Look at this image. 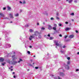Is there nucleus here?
<instances>
[{
    "instance_id": "1",
    "label": "nucleus",
    "mask_w": 79,
    "mask_h": 79,
    "mask_svg": "<svg viewBox=\"0 0 79 79\" xmlns=\"http://www.w3.org/2000/svg\"><path fill=\"white\" fill-rule=\"evenodd\" d=\"M11 47V44H8L6 43L5 44V48H10Z\"/></svg>"
},
{
    "instance_id": "2",
    "label": "nucleus",
    "mask_w": 79,
    "mask_h": 79,
    "mask_svg": "<svg viewBox=\"0 0 79 79\" xmlns=\"http://www.w3.org/2000/svg\"><path fill=\"white\" fill-rule=\"evenodd\" d=\"M0 15L3 18V19H8V18L5 17V15L3 14L2 13H0Z\"/></svg>"
},
{
    "instance_id": "3",
    "label": "nucleus",
    "mask_w": 79,
    "mask_h": 79,
    "mask_svg": "<svg viewBox=\"0 0 79 79\" xmlns=\"http://www.w3.org/2000/svg\"><path fill=\"white\" fill-rule=\"evenodd\" d=\"M54 42L55 44L57 46H59V45H60V44L58 43V40H54Z\"/></svg>"
},
{
    "instance_id": "4",
    "label": "nucleus",
    "mask_w": 79,
    "mask_h": 79,
    "mask_svg": "<svg viewBox=\"0 0 79 79\" xmlns=\"http://www.w3.org/2000/svg\"><path fill=\"white\" fill-rule=\"evenodd\" d=\"M12 60H13V61H14L15 60H16V59H17V57L15 56V55L12 56Z\"/></svg>"
},
{
    "instance_id": "5",
    "label": "nucleus",
    "mask_w": 79,
    "mask_h": 79,
    "mask_svg": "<svg viewBox=\"0 0 79 79\" xmlns=\"http://www.w3.org/2000/svg\"><path fill=\"white\" fill-rule=\"evenodd\" d=\"M47 27H48V29L49 30H52V27L51 25L48 24L47 25Z\"/></svg>"
},
{
    "instance_id": "6",
    "label": "nucleus",
    "mask_w": 79,
    "mask_h": 79,
    "mask_svg": "<svg viewBox=\"0 0 79 79\" xmlns=\"http://www.w3.org/2000/svg\"><path fill=\"white\" fill-rule=\"evenodd\" d=\"M32 36L33 37V39H37V36L35 35H32Z\"/></svg>"
},
{
    "instance_id": "7",
    "label": "nucleus",
    "mask_w": 79,
    "mask_h": 79,
    "mask_svg": "<svg viewBox=\"0 0 79 79\" xmlns=\"http://www.w3.org/2000/svg\"><path fill=\"white\" fill-rule=\"evenodd\" d=\"M34 35H36L37 36V35H38L39 34V32L36 31H35L34 32Z\"/></svg>"
},
{
    "instance_id": "8",
    "label": "nucleus",
    "mask_w": 79,
    "mask_h": 79,
    "mask_svg": "<svg viewBox=\"0 0 79 79\" xmlns=\"http://www.w3.org/2000/svg\"><path fill=\"white\" fill-rule=\"evenodd\" d=\"M60 76H62V77L64 76V74L63 73H60Z\"/></svg>"
},
{
    "instance_id": "9",
    "label": "nucleus",
    "mask_w": 79,
    "mask_h": 79,
    "mask_svg": "<svg viewBox=\"0 0 79 79\" xmlns=\"http://www.w3.org/2000/svg\"><path fill=\"white\" fill-rule=\"evenodd\" d=\"M10 18H13V13H11L9 14Z\"/></svg>"
},
{
    "instance_id": "10",
    "label": "nucleus",
    "mask_w": 79,
    "mask_h": 79,
    "mask_svg": "<svg viewBox=\"0 0 79 79\" xmlns=\"http://www.w3.org/2000/svg\"><path fill=\"white\" fill-rule=\"evenodd\" d=\"M65 69H66L68 70L69 69V66L67 65L65 66Z\"/></svg>"
},
{
    "instance_id": "11",
    "label": "nucleus",
    "mask_w": 79,
    "mask_h": 79,
    "mask_svg": "<svg viewBox=\"0 0 79 79\" xmlns=\"http://www.w3.org/2000/svg\"><path fill=\"white\" fill-rule=\"evenodd\" d=\"M66 2H68L69 3H72V2H73V0H66Z\"/></svg>"
},
{
    "instance_id": "12",
    "label": "nucleus",
    "mask_w": 79,
    "mask_h": 79,
    "mask_svg": "<svg viewBox=\"0 0 79 79\" xmlns=\"http://www.w3.org/2000/svg\"><path fill=\"white\" fill-rule=\"evenodd\" d=\"M21 61H23V59L21 58H19V60L18 61V63H21Z\"/></svg>"
},
{
    "instance_id": "13",
    "label": "nucleus",
    "mask_w": 79,
    "mask_h": 79,
    "mask_svg": "<svg viewBox=\"0 0 79 79\" xmlns=\"http://www.w3.org/2000/svg\"><path fill=\"white\" fill-rule=\"evenodd\" d=\"M29 40H32V39H33V37L32 36V35H31L30 36V37H29Z\"/></svg>"
},
{
    "instance_id": "14",
    "label": "nucleus",
    "mask_w": 79,
    "mask_h": 79,
    "mask_svg": "<svg viewBox=\"0 0 79 79\" xmlns=\"http://www.w3.org/2000/svg\"><path fill=\"white\" fill-rule=\"evenodd\" d=\"M18 63V62L16 61H14L13 62H12V64H16Z\"/></svg>"
},
{
    "instance_id": "15",
    "label": "nucleus",
    "mask_w": 79,
    "mask_h": 79,
    "mask_svg": "<svg viewBox=\"0 0 79 79\" xmlns=\"http://www.w3.org/2000/svg\"><path fill=\"white\" fill-rule=\"evenodd\" d=\"M69 37V38H70V39H72V38H73L74 37V35H70Z\"/></svg>"
},
{
    "instance_id": "16",
    "label": "nucleus",
    "mask_w": 79,
    "mask_h": 79,
    "mask_svg": "<svg viewBox=\"0 0 79 79\" xmlns=\"http://www.w3.org/2000/svg\"><path fill=\"white\" fill-rule=\"evenodd\" d=\"M5 38L6 40H9V39H10V38H8V36H6H6H5Z\"/></svg>"
},
{
    "instance_id": "17",
    "label": "nucleus",
    "mask_w": 79,
    "mask_h": 79,
    "mask_svg": "<svg viewBox=\"0 0 79 79\" xmlns=\"http://www.w3.org/2000/svg\"><path fill=\"white\" fill-rule=\"evenodd\" d=\"M70 28H67L65 29V30L66 31H69V30H70Z\"/></svg>"
},
{
    "instance_id": "18",
    "label": "nucleus",
    "mask_w": 79,
    "mask_h": 79,
    "mask_svg": "<svg viewBox=\"0 0 79 79\" xmlns=\"http://www.w3.org/2000/svg\"><path fill=\"white\" fill-rule=\"evenodd\" d=\"M55 79H61V78H60L59 77H54Z\"/></svg>"
},
{
    "instance_id": "19",
    "label": "nucleus",
    "mask_w": 79,
    "mask_h": 79,
    "mask_svg": "<svg viewBox=\"0 0 79 79\" xmlns=\"http://www.w3.org/2000/svg\"><path fill=\"white\" fill-rule=\"evenodd\" d=\"M53 37H50V38H47V39H49V40H52V39H53Z\"/></svg>"
},
{
    "instance_id": "20",
    "label": "nucleus",
    "mask_w": 79,
    "mask_h": 79,
    "mask_svg": "<svg viewBox=\"0 0 79 79\" xmlns=\"http://www.w3.org/2000/svg\"><path fill=\"white\" fill-rule=\"evenodd\" d=\"M7 9L8 10H9L10 11V10H11V7H9V6H8Z\"/></svg>"
},
{
    "instance_id": "21",
    "label": "nucleus",
    "mask_w": 79,
    "mask_h": 79,
    "mask_svg": "<svg viewBox=\"0 0 79 79\" xmlns=\"http://www.w3.org/2000/svg\"><path fill=\"white\" fill-rule=\"evenodd\" d=\"M41 30H45V28L44 27H42L41 28Z\"/></svg>"
},
{
    "instance_id": "22",
    "label": "nucleus",
    "mask_w": 79,
    "mask_h": 79,
    "mask_svg": "<svg viewBox=\"0 0 79 79\" xmlns=\"http://www.w3.org/2000/svg\"><path fill=\"white\" fill-rule=\"evenodd\" d=\"M29 31L30 32H34V30L31 29L29 30Z\"/></svg>"
},
{
    "instance_id": "23",
    "label": "nucleus",
    "mask_w": 79,
    "mask_h": 79,
    "mask_svg": "<svg viewBox=\"0 0 79 79\" xmlns=\"http://www.w3.org/2000/svg\"><path fill=\"white\" fill-rule=\"evenodd\" d=\"M4 60L3 58H0V61H3Z\"/></svg>"
},
{
    "instance_id": "24",
    "label": "nucleus",
    "mask_w": 79,
    "mask_h": 79,
    "mask_svg": "<svg viewBox=\"0 0 79 79\" xmlns=\"http://www.w3.org/2000/svg\"><path fill=\"white\" fill-rule=\"evenodd\" d=\"M52 29L53 30H55V31H56V27H53Z\"/></svg>"
},
{
    "instance_id": "25",
    "label": "nucleus",
    "mask_w": 79,
    "mask_h": 79,
    "mask_svg": "<svg viewBox=\"0 0 79 79\" xmlns=\"http://www.w3.org/2000/svg\"><path fill=\"white\" fill-rule=\"evenodd\" d=\"M60 52L62 53H64V51H62V50H60Z\"/></svg>"
},
{
    "instance_id": "26",
    "label": "nucleus",
    "mask_w": 79,
    "mask_h": 79,
    "mask_svg": "<svg viewBox=\"0 0 79 79\" xmlns=\"http://www.w3.org/2000/svg\"><path fill=\"white\" fill-rule=\"evenodd\" d=\"M29 24H27L25 25L26 27H29Z\"/></svg>"
},
{
    "instance_id": "27",
    "label": "nucleus",
    "mask_w": 79,
    "mask_h": 79,
    "mask_svg": "<svg viewBox=\"0 0 79 79\" xmlns=\"http://www.w3.org/2000/svg\"><path fill=\"white\" fill-rule=\"evenodd\" d=\"M56 19H57V20H59V19H60V18L58 17H56Z\"/></svg>"
},
{
    "instance_id": "28",
    "label": "nucleus",
    "mask_w": 79,
    "mask_h": 79,
    "mask_svg": "<svg viewBox=\"0 0 79 79\" xmlns=\"http://www.w3.org/2000/svg\"><path fill=\"white\" fill-rule=\"evenodd\" d=\"M6 63L5 62L3 63L2 64V65L3 66H5V64H6Z\"/></svg>"
},
{
    "instance_id": "29",
    "label": "nucleus",
    "mask_w": 79,
    "mask_h": 79,
    "mask_svg": "<svg viewBox=\"0 0 79 79\" xmlns=\"http://www.w3.org/2000/svg\"><path fill=\"white\" fill-rule=\"evenodd\" d=\"M67 64H70V61H68L67 63Z\"/></svg>"
},
{
    "instance_id": "30",
    "label": "nucleus",
    "mask_w": 79,
    "mask_h": 79,
    "mask_svg": "<svg viewBox=\"0 0 79 79\" xmlns=\"http://www.w3.org/2000/svg\"><path fill=\"white\" fill-rule=\"evenodd\" d=\"M59 13H58V12H56V16H59Z\"/></svg>"
},
{
    "instance_id": "31",
    "label": "nucleus",
    "mask_w": 79,
    "mask_h": 79,
    "mask_svg": "<svg viewBox=\"0 0 79 79\" xmlns=\"http://www.w3.org/2000/svg\"><path fill=\"white\" fill-rule=\"evenodd\" d=\"M15 16H19V14H15Z\"/></svg>"
},
{
    "instance_id": "32",
    "label": "nucleus",
    "mask_w": 79,
    "mask_h": 79,
    "mask_svg": "<svg viewBox=\"0 0 79 79\" xmlns=\"http://www.w3.org/2000/svg\"><path fill=\"white\" fill-rule=\"evenodd\" d=\"M70 15H72L73 16H74V14L73 13H71V14H70Z\"/></svg>"
},
{
    "instance_id": "33",
    "label": "nucleus",
    "mask_w": 79,
    "mask_h": 79,
    "mask_svg": "<svg viewBox=\"0 0 79 79\" xmlns=\"http://www.w3.org/2000/svg\"><path fill=\"white\" fill-rule=\"evenodd\" d=\"M31 15V12H28V15Z\"/></svg>"
},
{
    "instance_id": "34",
    "label": "nucleus",
    "mask_w": 79,
    "mask_h": 79,
    "mask_svg": "<svg viewBox=\"0 0 79 79\" xmlns=\"http://www.w3.org/2000/svg\"><path fill=\"white\" fill-rule=\"evenodd\" d=\"M54 27H56V24H54Z\"/></svg>"
},
{
    "instance_id": "35",
    "label": "nucleus",
    "mask_w": 79,
    "mask_h": 79,
    "mask_svg": "<svg viewBox=\"0 0 79 79\" xmlns=\"http://www.w3.org/2000/svg\"><path fill=\"white\" fill-rule=\"evenodd\" d=\"M74 2V3H77V0H75Z\"/></svg>"
},
{
    "instance_id": "36",
    "label": "nucleus",
    "mask_w": 79,
    "mask_h": 79,
    "mask_svg": "<svg viewBox=\"0 0 79 79\" xmlns=\"http://www.w3.org/2000/svg\"><path fill=\"white\" fill-rule=\"evenodd\" d=\"M23 4H25V3H26V2L24 0H23Z\"/></svg>"
},
{
    "instance_id": "37",
    "label": "nucleus",
    "mask_w": 79,
    "mask_h": 79,
    "mask_svg": "<svg viewBox=\"0 0 79 79\" xmlns=\"http://www.w3.org/2000/svg\"><path fill=\"white\" fill-rule=\"evenodd\" d=\"M54 19H53V18L52 17L51 18V20H53Z\"/></svg>"
},
{
    "instance_id": "38",
    "label": "nucleus",
    "mask_w": 79,
    "mask_h": 79,
    "mask_svg": "<svg viewBox=\"0 0 79 79\" xmlns=\"http://www.w3.org/2000/svg\"><path fill=\"white\" fill-rule=\"evenodd\" d=\"M41 37L42 36H41V35H39L38 36L39 38H41Z\"/></svg>"
},
{
    "instance_id": "39",
    "label": "nucleus",
    "mask_w": 79,
    "mask_h": 79,
    "mask_svg": "<svg viewBox=\"0 0 79 79\" xmlns=\"http://www.w3.org/2000/svg\"><path fill=\"white\" fill-rule=\"evenodd\" d=\"M38 68H39V67H35V69H38Z\"/></svg>"
},
{
    "instance_id": "40",
    "label": "nucleus",
    "mask_w": 79,
    "mask_h": 79,
    "mask_svg": "<svg viewBox=\"0 0 79 79\" xmlns=\"http://www.w3.org/2000/svg\"><path fill=\"white\" fill-rule=\"evenodd\" d=\"M67 37H68V35L65 36L64 37V38H65V39H66V38H67Z\"/></svg>"
},
{
    "instance_id": "41",
    "label": "nucleus",
    "mask_w": 79,
    "mask_h": 79,
    "mask_svg": "<svg viewBox=\"0 0 79 79\" xmlns=\"http://www.w3.org/2000/svg\"><path fill=\"white\" fill-rule=\"evenodd\" d=\"M29 66H32V64H30L29 65Z\"/></svg>"
},
{
    "instance_id": "42",
    "label": "nucleus",
    "mask_w": 79,
    "mask_h": 79,
    "mask_svg": "<svg viewBox=\"0 0 79 79\" xmlns=\"http://www.w3.org/2000/svg\"><path fill=\"white\" fill-rule=\"evenodd\" d=\"M59 26H62L61 24L60 23V24H59Z\"/></svg>"
},
{
    "instance_id": "43",
    "label": "nucleus",
    "mask_w": 79,
    "mask_h": 79,
    "mask_svg": "<svg viewBox=\"0 0 79 79\" xmlns=\"http://www.w3.org/2000/svg\"><path fill=\"white\" fill-rule=\"evenodd\" d=\"M27 53H28V54H30V51H27Z\"/></svg>"
},
{
    "instance_id": "44",
    "label": "nucleus",
    "mask_w": 79,
    "mask_h": 79,
    "mask_svg": "<svg viewBox=\"0 0 79 79\" xmlns=\"http://www.w3.org/2000/svg\"><path fill=\"white\" fill-rule=\"evenodd\" d=\"M25 48H27V46H26V45L25 44Z\"/></svg>"
},
{
    "instance_id": "45",
    "label": "nucleus",
    "mask_w": 79,
    "mask_h": 79,
    "mask_svg": "<svg viewBox=\"0 0 79 79\" xmlns=\"http://www.w3.org/2000/svg\"><path fill=\"white\" fill-rule=\"evenodd\" d=\"M46 13V12L45 11H44L43 12V14H45Z\"/></svg>"
},
{
    "instance_id": "46",
    "label": "nucleus",
    "mask_w": 79,
    "mask_h": 79,
    "mask_svg": "<svg viewBox=\"0 0 79 79\" xmlns=\"http://www.w3.org/2000/svg\"><path fill=\"white\" fill-rule=\"evenodd\" d=\"M47 36H48V37H50V34H49L48 35H47Z\"/></svg>"
},
{
    "instance_id": "47",
    "label": "nucleus",
    "mask_w": 79,
    "mask_h": 79,
    "mask_svg": "<svg viewBox=\"0 0 79 79\" xmlns=\"http://www.w3.org/2000/svg\"><path fill=\"white\" fill-rule=\"evenodd\" d=\"M3 10H6V7H4V8H3Z\"/></svg>"
},
{
    "instance_id": "48",
    "label": "nucleus",
    "mask_w": 79,
    "mask_h": 79,
    "mask_svg": "<svg viewBox=\"0 0 79 79\" xmlns=\"http://www.w3.org/2000/svg\"><path fill=\"white\" fill-rule=\"evenodd\" d=\"M8 61H8L9 63L10 64V60H8Z\"/></svg>"
},
{
    "instance_id": "49",
    "label": "nucleus",
    "mask_w": 79,
    "mask_h": 79,
    "mask_svg": "<svg viewBox=\"0 0 79 79\" xmlns=\"http://www.w3.org/2000/svg\"><path fill=\"white\" fill-rule=\"evenodd\" d=\"M67 59H68V60H70V57H68V58H67Z\"/></svg>"
},
{
    "instance_id": "50",
    "label": "nucleus",
    "mask_w": 79,
    "mask_h": 79,
    "mask_svg": "<svg viewBox=\"0 0 79 79\" xmlns=\"http://www.w3.org/2000/svg\"><path fill=\"white\" fill-rule=\"evenodd\" d=\"M65 24H68V22H65Z\"/></svg>"
},
{
    "instance_id": "51",
    "label": "nucleus",
    "mask_w": 79,
    "mask_h": 79,
    "mask_svg": "<svg viewBox=\"0 0 79 79\" xmlns=\"http://www.w3.org/2000/svg\"><path fill=\"white\" fill-rule=\"evenodd\" d=\"M76 33H78V32H79L78 31H77V30H76Z\"/></svg>"
},
{
    "instance_id": "52",
    "label": "nucleus",
    "mask_w": 79,
    "mask_h": 79,
    "mask_svg": "<svg viewBox=\"0 0 79 79\" xmlns=\"http://www.w3.org/2000/svg\"><path fill=\"white\" fill-rule=\"evenodd\" d=\"M63 48H66V46H63Z\"/></svg>"
},
{
    "instance_id": "53",
    "label": "nucleus",
    "mask_w": 79,
    "mask_h": 79,
    "mask_svg": "<svg viewBox=\"0 0 79 79\" xmlns=\"http://www.w3.org/2000/svg\"><path fill=\"white\" fill-rule=\"evenodd\" d=\"M20 3H21V4L23 3V2L21 1H19Z\"/></svg>"
},
{
    "instance_id": "54",
    "label": "nucleus",
    "mask_w": 79,
    "mask_h": 79,
    "mask_svg": "<svg viewBox=\"0 0 79 79\" xmlns=\"http://www.w3.org/2000/svg\"><path fill=\"white\" fill-rule=\"evenodd\" d=\"M60 37H62V35L60 34L59 35Z\"/></svg>"
},
{
    "instance_id": "55",
    "label": "nucleus",
    "mask_w": 79,
    "mask_h": 79,
    "mask_svg": "<svg viewBox=\"0 0 79 79\" xmlns=\"http://www.w3.org/2000/svg\"><path fill=\"white\" fill-rule=\"evenodd\" d=\"M76 71H79V69H77L76 70Z\"/></svg>"
},
{
    "instance_id": "56",
    "label": "nucleus",
    "mask_w": 79,
    "mask_h": 79,
    "mask_svg": "<svg viewBox=\"0 0 79 79\" xmlns=\"http://www.w3.org/2000/svg\"><path fill=\"white\" fill-rule=\"evenodd\" d=\"M39 23H37V25L39 26Z\"/></svg>"
},
{
    "instance_id": "57",
    "label": "nucleus",
    "mask_w": 79,
    "mask_h": 79,
    "mask_svg": "<svg viewBox=\"0 0 79 79\" xmlns=\"http://www.w3.org/2000/svg\"><path fill=\"white\" fill-rule=\"evenodd\" d=\"M20 12H22V11H23V10H20Z\"/></svg>"
},
{
    "instance_id": "58",
    "label": "nucleus",
    "mask_w": 79,
    "mask_h": 79,
    "mask_svg": "<svg viewBox=\"0 0 79 79\" xmlns=\"http://www.w3.org/2000/svg\"><path fill=\"white\" fill-rule=\"evenodd\" d=\"M29 48H32V46H29Z\"/></svg>"
},
{
    "instance_id": "59",
    "label": "nucleus",
    "mask_w": 79,
    "mask_h": 79,
    "mask_svg": "<svg viewBox=\"0 0 79 79\" xmlns=\"http://www.w3.org/2000/svg\"><path fill=\"white\" fill-rule=\"evenodd\" d=\"M77 55H79V52L77 53Z\"/></svg>"
},
{
    "instance_id": "60",
    "label": "nucleus",
    "mask_w": 79,
    "mask_h": 79,
    "mask_svg": "<svg viewBox=\"0 0 79 79\" xmlns=\"http://www.w3.org/2000/svg\"><path fill=\"white\" fill-rule=\"evenodd\" d=\"M14 78H16V76H14Z\"/></svg>"
},
{
    "instance_id": "61",
    "label": "nucleus",
    "mask_w": 79,
    "mask_h": 79,
    "mask_svg": "<svg viewBox=\"0 0 79 79\" xmlns=\"http://www.w3.org/2000/svg\"><path fill=\"white\" fill-rule=\"evenodd\" d=\"M46 68H48V66H47Z\"/></svg>"
},
{
    "instance_id": "62",
    "label": "nucleus",
    "mask_w": 79,
    "mask_h": 79,
    "mask_svg": "<svg viewBox=\"0 0 79 79\" xmlns=\"http://www.w3.org/2000/svg\"><path fill=\"white\" fill-rule=\"evenodd\" d=\"M13 74H15V72H13Z\"/></svg>"
},
{
    "instance_id": "63",
    "label": "nucleus",
    "mask_w": 79,
    "mask_h": 79,
    "mask_svg": "<svg viewBox=\"0 0 79 79\" xmlns=\"http://www.w3.org/2000/svg\"><path fill=\"white\" fill-rule=\"evenodd\" d=\"M72 21H74V20H73V19H72Z\"/></svg>"
},
{
    "instance_id": "64",
    "label": "nucleus",
    "mask_w": 79,
    "mask_h": 79,
    "mask_svg": "<svg viewBox=\"0 0 79 79\" xmlns=\"http://www.w3.org/2000/svg\"><path fill=\"white\" fill-rule=\"evenodd\" d=\"M43 24H45V23L43 22Z\"/></svg>"
}]
</instances>
